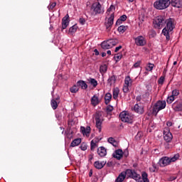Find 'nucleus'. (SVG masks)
Instances as JSON below:
<instances>
[{
    "label": "nucleus",
    "mask_w": 182,
    "mask_h": 182,
    "mask_svg": "<svg viewBox=\"0 0 182 182\" xmlns=\"http://www.w3.org/2000/svg\"><path fill=\"white\" fill-rule=\"evenodd\" d=\"M114 21V14H112L110 15V17L107 20H105V26L106 28L107 32H110V31H112Z\"/></svg>",
    "instance_id": "obj_7"
},
{
    "label": "nucleus",
    "mask_w": 182,
    "mask_h": 182,
    "mask_svg": "<svg viewBox=\"0 0 182 182\" xmlns=\"http://www.w3.org/2000/svg\"><path fill=\"white\" fill-rule=\"evenodd\" d=\"M174 100H176V97L171 95V96L168 97L166 102L168 105H171V103H173V102H174Z\"/></svg>",
    "instance_id": "obj_40"
},
{
    "label": "nucleus",
    "mask_w": 182,
    "mask_h": 182,
    "mask_svg": "<svg viewBox=\"0 0 182 182\" xmlns=\"http://www.w3.org/2000/svg\"><path fill=\"white\" fill-rule=\"evenodd\" d=\"M116 75H112L108 78L107 84L109 85V86H112V85H114L116 83Z\"/></svg>",
    "instance_id": "obj_24"
},
{
    "label": "nucleus",
    "mask_w": 182,
    "mask_h": 182,
    "mask_svg": "<svg viewBox=\"0 0 182 182\" xmlns=\"http://www.w3.org/2000/svg\"><path fill=\"white\" fill-rule=\"evenodd\" d=\"M95 119L96 122V127L99 129V132H102V123H103V117L101 112H96L95 115Z\"/></svg>",
    "instance_id": "obj_6"
},
{
    "label": "nucleus",
    "mask_w": 182,
    "mask_h": 182,
    "mask_svg": "<svg viewBox=\"0 0 182 182\" xmlns=\"http://www.w3.org/2000/svg\"><path fill=\"white\" fill-rule=\"evenodd\" d=\"M153 68H154V64L149 63V66L146 67V70L151 72L153 70Z\"/></svg>",
    "instance_id": "obj_49"
},
{
    "label": "nucleus",
    "mask_w": 182,
    "mask_h": 182,
    "mask_svg": "<svg viewBox=\"0 0 182 182\" xmlns=\"http://www.w3.org/2000/svg\"><path fill=\"white\" fill-rule=\"evenodd\" d=\"M134 112L139 113V114H143L144 113V107L141 103L136 104L134 107Z\"/></svg>",
    "instance_id": "obj_12"
},
{
    "label": "nucleus",
    "mask_w": 182,
    "mask_h": 182,
    "mask_svg": "<svg viewBox=\"0 0 182 182\" xmlns=\"http://www.w3.org/2000/svg\"><path fill=\"white\" fill-rule=\"evenodd\" d=\"M69 26V14H66L62 19V29H66Z\"/></svg>",
    "instance_id": "obj_15"
},
{
    "label": "nucleus",
    "mask_w": 182,
    "mask_h": 182,
    "mask_svg": "<svg viewBox=\"0 0 182 182\" xmlns=\"http://www.w3.org/2000/svg\"><path fill=\"white\" fill-rule=\"evenodd\" d=\"M55 6H56V3L54 2V3L50 4L48 6V8L49 11H52V9H53V8H55Z\"/></svg>",
    "instance_id": "obj_50"
},
{
    "label": "nucleus",
    "mask_w": 182,
    "mask_h": 182,
    "mask_svg": "<svg viewBox=\"0 0 182 182\" xmlns=\"http://www.w3.org/2000/svg\"><path fill=\"white\" fill-rule=\"evenodd\" d=\"M70 92H71V93H77V92H79V86H77V84L75 85H73L70 89Z\"/></svg>",
    "instance_id": "obj_36"
},
{
    "label": "nucleus",
    "mask_w": 182,
    "mask_h": 182,
    "mask_svg": "<svg viewBox=\"0 0 182 182\" xmlns=\"http://www.w3.org/2000/svg\"><path fill=\"white\" fill-rule=\"evenodd\" d=\"M97 154L100 157H105L106 154H107V151L106 150V148L103 146H100L97 149Z\"/></svg>",
    "instance_id": "obj_17"
},
{
    "label": "nucleus",
    "mask_w": 182,
    "mask_h": 182,
    "mask_svg": "<svg viewBox=\"0 0 182 182\" xmlns=\"http://www.w3.org/2000/svg\"><path fill=\"white\" fill-rule=\"evenodd\" d=\"M77 31V26L74 25L72 27L70 28L69 32L70 33H75Z\"/></svg>",
    "instance_id": "obj_43"
},
{
    "label": "nucleus",
    "mask_w": 182,
    "mask_h": 182,
    "mask_svg": "<svg viewBox=\"0 0 182 182\" xmlns=\"http://www.w3.org/2000/svg\"><path fill=\"white\" fill-rule=\"evenodd\" d=\"M91 105L92 106H97V105H99V97H97V96L94 95L91 98Z\"/></svg>",
    "instance_id": "obj_25"
},
{
    "label": "nucleus",
    "mask_w": 182,
    "mask_h": 182,
    "mask_svg": "<svg viewBox=\"0 0 182 182\" xmlns=\"http://www.w3.org/2000/svg\"><path fill=\"white\" fill-rule=\"evenodd\" d=\"M107 112H113V106L108 105L107 107Z\"/></svg>",
    "instance_id": "obj_54"
},
{
    "label": "nucleus",
    "mask_w": 182,
    "mask_h": 182,
    "mask_svg": "<svg viewBox=\"0 0 182 182\" xmlns=\"http://www.w3.org/2000/svg\"><path fill=\"white\" fill-rule=\"evenodd\" d=\"M108 41L109 42L111 48H113V46H116V45L119 43L118 39H109Z\"/></svg>",
    "instance_id": "obj_34"
},
{
    "label": "nucleus",
    "mask_w": 182,
    "mask_h": 182,
    "mask_svg": "<svg viewBox=\"0 0 182 182\" xmlns=\"http://www.w3.org/2000/svg\"><path fill=\"white\" fill-rule=\"evenodd\" d=\"M94 52H95V55H96V56H98V55H99V51L97 50V49H95V50H94Z\"/></svg>",
    "instance_id": "obj_64"
},
{
    "label": "nucleus",
    "mask_w": 182,
    "mask_h": 182,
    "mask_svg": "<svg viewBox=\"0 0 182 182\" xmlns=\"http://www.w3.org/2000/svg\"><path fill=\"white\" fill-rule=\"evenodd\" d=\"M172 107L175 112H181L182 111V102L176 101L173 105Z\"/></svg>",
    "instance_id": "obj_13"
},
{
    "label": "nucleus",
    "mask_w": 182,
    "mask_h": 182,
    "mask_svg": "<svg viewBox=\"0 0 182 182\" xmlns=\"http://www.w3.org/2000/svg\"><path fill=\"white\" fill-rule=\"evenodd\" d=\"M105 105H109L110 103V100H112V94L107 92L105 95Z\"/></svg>",
    "instance_id": "obj_27"
},
{
    "label": "nucleus",
    "mask_w": 182,
    "mask_h": 182,
    "mask_svg": "<svg viewBox=\"0 0 182 182\" xmlns=\"http://www.w3.org/2000/svg\"><path fill=\"white\" fill-rule=\"evenodd\" d=\"M134 178V180H139L140 179V175L137 174L134 170H132V173L131 174V178Z\"/></svg>",
    "instance_id": "obj_31"
},
{
    "label": "nucleus",
    "mask_w": 182,
    "mask_h": 182,
    "mask_svg": "<svg viewBox=\"0 0 182 182\" xmlns=\"http://www.w3.org/2000/svg\"><path fill=\"white\" fill-rule=\"evenodd\" d=\"M90 83L93 86V87H96V86H97V80L95 78H90Z\"/></svg>",
    "instance_id": "obj_41"
},
{
    "label": "nucleus",
    "mask_w": 182,
    "mask_h": 182,
    "mask_svg": "<svg viewBox=\"0 0 182 182\" xmlns=\"http://www.w3.org/2000/svg\"><path fill=\"white\" fill-rule=\"evenodd\" d=\"M96 143H97V141L95 139L91 141V144H90V150L92 151H95V149H96V147H97V144H96Z\"/></svg>",
    "instance_id": "obj_35"
},
{
    "label": "nucleus",
    "mask_w": 182,
    "mask_h": 182,
    "mask_svg": "<svg viewBox=\"0 0 182 182\" xmlns=\"http://www.w3.org/2000/svg\"><path fill=\"white\" fill-rule=\"evenodd\" d=\"M171 163L170 161V158L168 156H164L159 159V164L160 167H166V166H168Z\"/></svg>",
    "instance_id": "obj_10"
},
{
    "label": "nucleus",
    "mask_w": 182,
    "mask_h": 182,
    "mask_svg": "<svg viewBox=\"0 0 182 182\" xmlns=\"http://www.w3.org/2000/svg\"><path fill=\"white\" fill-rule=\"evenodd\" d=\"M126 19H127V16H126L125 14L122 15L116 22V25H121V23H123V22H124V21H126Z\"/></svg>",
    "instance_id": "obj_26"
},
{
    "label": "nucleus",
    "mask_w": 182,
    "mask_h": 182,
    "mask_svg": "<svg viewBox=\"0 0 182 182\" xmlns=\"http://www.w3.org/2000/svg\"><path fill=\"white\" fill-rule=\"evenodd\" d=\"M59 99L60 97H58L56 98H53V100H51L50 105L52 109H53V110H56V109H58V104L57 100H59Z\"/></svg>",
    "instance_id": "obj_21"
},
{
    "label": "nucleus",
    "mask_w": 182,
    "mask_h": 182,
    "mask_svg": "<svg viewBox=\"0 0 182 182\" xmlns=\"http://www.w3.org/2000/svg\"><path fill=\"white\" fill-rule=\"evenodd\" d=\"M122 46H119L118 47H116L115 48V50H114V52L117 53V51L119 50V49H122Z\"/></svg>",
    "instance_id": "obj_61"
},
{
    "label": "nucleus",
    "mask_w": 182,
    "mask_h": 182,
    "mask_svg": "<svg viewBox=\"0 0 182 182\" xmlns=\"http://www.w3.org/2000/svg\"><path fill=\"white\" fill-rule=\"evenodd\" d=\"M132 82L133 81L132 80V78H130V76H127L125 77V80H124L125 85H127V86H132Z\"/></svg>",
    "instance_id": "obj_32"
},
{
    "label": "nucleus",
    "mask_w": 182,
    "mask_h": 182,
    "mask_svg": "<svg viewBox=\"0 0 182 182\" xmlns=\"http://www.w3.org/2000/svg\"><path fill=\"white\" fill-rule=\"evenodd\" d=\"M180 158V155L178 154H175L172 158H169V161L171 163H174V161H177Z\"/></svg>",
    "instance_id": "obj_38"
},
{
    "label": "nucleus",
    "mask_w": 182,
    "mask_h": 182,
    "mask_svg": "<svg viewBox=\"0 0 182 182\" xmlns=\"http://www.w3.org/2000/svg\"><path fill=\"white\" fill-rule=\"evenodd\" d=\"M156 170H157V165H156V164H153L152 166L149 168V171H151V173H154Z\"/></svg>",
    "instance_id": "obj_45"
},
{
    "label": "nucleus",
    "mask_w": 182,
    "mask_h": 182,
    "mask_svg": "<svg viewBox=\"0 0 182 182\" xmlns=\"http://www.w3.org/2000/svg\"><path fill=\"white\" fill-rule=\"evenodd\" d=\"M127 29H129V26L122 25L118 27V32L119 33H124Z\"/></svg>",
    "instance_id": "obj_29"
},
{
    "label": "nucleus",
    "mask_w": 182,
    "mask_h": 182,
    "mask_svg": "<svg viewBox=\"0 0 182 182\" xmlns=\"http://www.w3.org/2000/svg\"><path fill=\"white\" fill-rule=\"evenodd\" d=\"M94 166L95 168H97L98 170H101V168H103V167L106 166V162L105 161L100 162L99 161H97L94 163Z\"/></svg>",
    "instance_id": "obj_19"
},
{
    "label": "nucleus",
    "mask_w": 182,
    "mask_h": 182,
    "mask_svg": "<svg viewBox=\"0 0 182 182\" xmlns=\"http://www.w3.org/2000/svg\"><path fill=\"white\" fill-rule=\"evenodd\" d=\"M80 149L82 150V151L87 150V144H86L85 142L82 143L80 145Z\"/></svg>",
    "instance_id": "obj_47"
},
{
    "label": "nucleus",
    "mask_w": 182,
    "mask_h": 182,
    "mask_svg": "<svg viewBox=\"0 0 182 182\" xmlns=\"http://www.w3.org/2000/svg\"><path fill=\"white\" fill-rule=\"evenodd\" d=\"M119 118L122 120V122H124V123H133V115H132V114H129L126 111H124L119 114Z\"/></svg>",
    "instance_id": "obj_5"
},
{
    "label": "nucleus",
    "mask_w": 182,
    "mask_h": 182,
    "mask_svg": "<svg viewBox=\"0 0 182 182\" xmlns=\"http://www.w3.org/2000/svg\"><path fill=\"white\" fill-rule=\"evenodd\" d=\"M91 9H92L95 15H97V14H103V12H105V11H103L102 9V5L100 3H94L91 6Z\"/></svg>",
    "instance_id": "obj_9"
},
{
    "label": "nucleus",
    "mask_w": 182,
    "mask_h": 182,
    "mask_svg": "<svg viewBox=\"0 0 182 182\" xmlns=\"http://www.w3.org/2000/svg\"><path fill=\"white\" fill-rule=\"evenodd\" d=\"M166 16H158L153 19V26L155 29H161L166 25Z\"/></svg>",
    "instance_id": "obj_2"
},
{
    "label": "nucleus",
    "mask_w": 182,
    "mask_h": 182,
    "mask_svg": "<svg viewBox=\"0 0 182 182\" xmlns=\"http://www.w3.org/2000/svg\"><path fill=\"white\" fill-rule=\"evenodd\" d=\"M142 180L144 182H150V181L149 180V175L147 174V173L146 172H143L142 174Z\"/></svg>",
    "instance_id": "obj_37"
},
{
    "label": "nucleus",
    "mask_w": 182,
    "mask_h": 182,
    "mask_svg": "<svg viewBox=\"0 0 182 182\" xmlns=\"http://www.w3.org/2000/svg\"><path fill=\"white\" fill-rule=\"evenodd\" d=\"M135 43L137 46H144L146 43V38L143 36H139L135 38Z\"/></svg>",
    "instance_id": "obj_11"
},
{
    "label": "nucleus",
    "mask_w": 182,
    "mask_h": 182,
    "mask_svg": "<svg viewBox=\"0 0 182 182\" xmlns=\"http://www.w3.org/2000/svg\"><path fill=\"white\" fill-rule=\"evenodd\" d=\"M77 86L81 87L82 90H86L87 89V84L84 80H79L77 82Z\"/></svg>",
    "instance_id": "obj_20"
},
{
    "label": "nucleus",
    "mask_w": 182,
    "mask_h": 182,
    "mask_svg": "<svg viewBox=\"0 0 182 182\" xmlns=\"http://www.w3.org/2000/svg\"><path fill=\"white\" fill-rule=\"evenodd\" d=\"M163 109H166V101L159 100L152 107V114L157 116V114Z\"/></svg>",
    "instance_id": "obj_4"
},
{
    "label": "nucleus",
    "mask_w": 182,
    "mask_h": 182,
    "mask_svg": "<svg viewBox=\"0 0 182 182\" xmlns=\"http://www.w3.org/2000/svg\"><path fill=\"white\" fill-rule=\"evenodd\" d=\"M115 7L113 5H111L110 7L107 9V12H112V11H114Z\"/></svg>",
    "instance_id": "obj_55"
},
{
    "label": "nucleus",
    "mask_w": 182,
    "mask_h": 182,
    "mask_svg": "<svg viewBox=\"0 0 182 182\" xmlns=\"http://www.w3.org/2000/svg\"><path fill=\"white\" fill-rule=\"evenodd\" d=\"M166 26L162 30V33L166 36V41H170V32H173L176 25L174 24V18H169L166 20Z\"/></svg>",
    "instance_id": "obj_1"
},
{
    "label": "nucleus",
    "mask_w": 182,
    "mask_h": 182,
    "mask_svg": "<svg viewBox=\"0 0 182 182\" xmlns=\"http://www.w3.org/2000/svg\"><path fill=\"white\" fill-rule=\"evenodd\" d=\"M166 125L168 127H171V126H173V123H171V122H168L166 123Z\"/></svg>",
    "instance_id": "obj_63"
},
{
    "label": "nucleus",
    "mask_w": 182,
    "mask_h": 182,
    "mask_svg": "<svg viewBox=\"0 0 182 182\" xmlns=\"http://www.w3.org/2000/svg\"><path fill=\"white\" fill-rule=\"evenodd\" d=\"M170 6V0H156L154 3V7L159 11H163V9H167Z\"/></svg>",
    "instance_id": "obj_3"
},
{
    "label": "nucleus",
    "mask_w": 182,
    "mask_h": 182,
    "mask_svg": "<svg viewBox=\"0 0 182 182\" xmlns=\"http://www.w3.org/2000/svg\"><path fill=\"white\" fill-rule=\"evenodd\" d=\"M158 83L159 85H163V83H164V77L161 76L159 80H158Z\"/></svg>",
    "instance_id": "obj_52"
},
{
    "label": "nucleus",
    "mask_w": 182,
    "mask_h": 182,
    "mask_svg": "<svg viewBox=\"0 0 182 182\" xmlns=\"http://www.w3.org/2000/svg\"><path fill=\"white\" fill-rule=\"evenodd\" d=\"M164 139L166 143H170L173 140V134L170 132V129L166 127L164 129Z\"/></svg>",
    "instance_id": "obj_8"
},
{
    "label": "nucleus",
    "mask_w": 182,
    "mask_h": 182,
    "mask_svg": "<svg viewBox=\"0 0 182 182\" xmlns=\"http://www.w3.org/2000/svg\"><path fill=\"white\" fill-rule=\"evenodd\" d=\"M140 63H141V61H137L136 63H135L134 64V68H139V66H140Z\"/></svg>",
    "instance_id": "obj_57"
},
{
    "label": "nucleus",
    "mask_w": 182,
    "mask_h": 182,
    "mask_svg": "<svg viewBox=\"0 0 182 182\" xmlns=\"http://www.w3.org/2000/svg\"><path fill=\"white\" fill-rule=\"evenodd\" d=\"M123 155L124 156V157H127V156H129V151L127 149H126L124 152H123Z\"/></svg>",
    "instance_id": "obj_58"
},
{
    "label": "nucleus",
    "mask_w": 182,
    "mask_h": 182,
    "mask_svg": "<svg viewBox=\"0 0 182 182\" xmlns=\"http://www.w3.org/2000/svg\"><path fill=\"white\" fill-rule=\"evenodd\" d=\"M107 167H112L113 166V163L112 161H108L107 163Z\"/></svg>",
    "instance_id": "obj_60"
},
{
    "label": "nucleus",
    "mask_w": 182,
    "mask_h": 182,
    "mask_svg": "<svg viewBox=\"0 0 182 182\" xmlns=\"http://www.w3.org/2000/svg\"><path fill=\"white\" fill-rule=\"evenodd\" d=\"M80 130L84 136L85 135L87 137H89L90 135V127H87L86 128L85 127H81Z\"/></svg>",
    "instance_id": "obj_18"
},
{
    "label": "nucleus",
    "mask_w": 182,
    "mask_h": 182,
    "mask_svg": "<svg viewBox=\"0 0 182 182\" xmlns=\"http://www.w3.org/2000/svg\"><path fill=\"white\" fill-rule=\"evenodd\" d=\"M122 172L124 173L125 177H126V176H127V177L131 178L132 177V174L133 173V170H132V169H127L125 171H122Z\"/></svg>",
    "instance_id": "obj_39"
},
{
    "label": "nucleus",
    "mask_w": 182,
    "mask_h": 182,
    "mask_svg": "<svg viewBox=\"0 0 182 182\" xmlns=\"http://www.w3.org/2000/svg\"><path fill=\"white\" fill-rule=\"evenodd\" d=\"M100 73H102V74L106 73V72H107V65L106 64L100 65Z\"/></svg>",
    "instance_id": "obj_33"
},
{
    "label": "nucleus",
    "mask_w": 182,
    "mask_h": 182,
    "mask_svg": "<svg viewBox=\"0 0 182 182\" xmlns=\"http://www.w3.org/2000/svg\"><path fill=\"white\" fill-rule=\"evenodd\" d=\"M115 140H116V139H114V138H113V137H109V138L108 139V142H109L110 144H112L113 142L115 141Z\"/></svg>",
    "instance_id": "obj_56"
},
{
    "label": "nucleus",
    "mask_w": 182,
    "mask_h": 182,
    "mask_svg": "<svg viewBox=\"0 0 182 182\" xmlns=\"http://www.w3.org/2000/svg\"><path fill=\"white\" fill-rule=\"evenodd\" d=\"M112 157H114V159H117V160H121L123 158V150H115L114 153L112 154Z\"/></svg>",
    "instance_id": "obj_14"
},
{
    "label": "nucleus",
    "mask_w": 182,
    "mask_h": 182,
    "mask_svg": "<svg viewBox=\"0 0 182 182\" xmlns=\"http://www.w3.org/2000/svg\"><path fill=\"white\" fill-rule=\"evenodd\" d=\"M170 5L174 6L175 8H181L182 1L181 0H171L170 1Z\"/></svg>",
    "instance_id": "obj_16"
},
{
    "label": "nucleus",
    "mask_w": 182,
    "mask_h": 182,
    "mask_svg": "<svg viewBox=\"0 0 182 182\" xmlns=\"http://www.w3.org/2000/svg\"><path fill=\"white\" fill-rule=\"evenodd\" d=\"M101 48L102 49H105V50L112 49V46L110 45V43H109V40H107L106 41H103L101 43Z\"/></svg>",
    "instance_id": "obj_22"
},
{
    "label": "nucleus",
    "mask_w": 182,
    "mask_h": 182,
    "mask_svg": "<svg viewBox=\"0 0 182 182\" xmlns=\"http://www.w3.org/2000/svg\"><path fill=\"white\" fill-rule=\"evenodd\" d=\"M147 90L145 93L146 96H150V92H151V85H146V86Z\"/></svg>",
    "instance_id": "obj_46"
},
{
    "label": "nucleus",
    "mask_w": 182,
    "mask_h": 182,
    "mask_svg": "<svg viewBox=\"0 0 182 182\" xmlns=\"http://www.w3.org/2000/svg\"><path fill=\"white\" fill-rule=\"evenodd\" d=\"M75 124V121L73 120V118H70L68 119V125L69 126H73Z\"/></svg>",
    "instance_id": "obj_51"
},
{
    "label": "nucleus",
    "mask_w": 182,
    "mask_h": 182,
    "mask_svg": "<svg viewBox=\"0 0 182 182\" xmlns=\"http://www.w3.org/2000/svg\"><path fill=\"white\" fill-rule=\"evenodd\" d=\"M122 58H123V55H122V53L115 54L114 56V59L116 62H119Z\"/></svg>",
    "instance_id": "obj_42"
},
{
    "label": "nucleus",
    "mask_w": 182,
    "mask_h": 182,
    "mask_svg": "<svg viewBox=\"0 0 182 182\" xmlns=\"http://www.w3.org/2000/svg\"><path fill=\"white\" fill-rule=\"evenodd\" d=\"M129 87H130L129 85H124L122 89L124 93H129Z\"/></svg>",
    "instance_id": "obj_48"
},
{
    "label": "nucleus",
    "mask_w": 182,
    "mask_h": 182,
    "mask_svg": "<svg viewBox=\"0 0 182 182\" xmlns=\"http://www.w3.org/2000/svg\"><path fill=\"white\" fill-rule=\"evenodd\" d=\"M137 102H140L141 100V95H138L136 98Z\"/></svg>",
    "instance_id": "obj_62"
},
{
    "label": "nucleus",
    "mask_w": 182,
    "mask_h": 182,
    "mask_svg": "<svg viewBox=\"0 0 182 182\" xmlns=\"http://www.w3.org/2000/svg\"><path fill=\"white\" fill-rule=\"evenodd\" d=\"M126 178V175L123 172H122L117 178L116 179L117 182H122Z\"/></svg>",
    "instance_id": "obj_30"
},
{
    "label": "nucleus",
    "mask_w": 182,
    "mask_h": 182,
    "mask_svg": "<svg viewBox=\"0 0 182 182\" xmlns=\"http://www.w3.org/2000/svg\"><path fill=\"white\" fill-rule=\"evenodd\" d=\"M80 143H82V139L77 138L71 142L70 147H76V146H79Z\"/></svg>",
    "instance_id": "obj_23"
},
{
    "label": "nucleus",
    "mask_w": 182,
    "mask_h": 182,
    "mask_svg": "<svg viewBox=\"0 0 182 182\" xmlns=\"http://www.w3.org/2000/svg\"><path fill=\"white\" fill-rule=\"evenodd\" d=\"M79 22L80 25H85V23H86V20L84 18H80Z\"/></svg>",
    "instance_id": "obj_53"
},
{
    "label": "nucleus",
    "mask_w": 182,
    "mask_h": 182,
    "mask_svg": "<svg viewBox=\"0 0 182 182\" xmlns=\"http://www.w3.org/2000/svg\"><path fill=\"white\" fill-rule=\"evenodd\" d=\"M112 146H114V147H117V146H119V143H117V141H114V142H112Z\"/></svg>",
    "instance_id": "obj_59"
},
{
    "label": "nucleus",
    "mask_w": 182,
    "mask_h": 182,
    "mask_svg": "<svg viewBox=\"0 0 182 182\" xmlns=\"http://www.w3.org/2000/svg\"><path fill=\"white\" fill-rule=\"evenodd\" d=\"M119 92H120V90H119L118 87L113 89V99H114V100H117V97H119Z\"/></svg>",
    "instance_id": "obj_28"
},
{
    "label": "nucleus",
    "mask_w": 182,
    "mask_h": 182,
    "mask_svg": "<svg viewBox=\"0 0 182 182\" xmlns=\"http://www.w3.org/2000/svg\"><path fill=\"white\" fill-rule=\"evenodd\" d=\"M178 95H180V90H173L172 91L171 96H173L175 98L177 97V96H178Z\"/></svg>",
    "instance_id": "obj_44"
}]
</instances>
